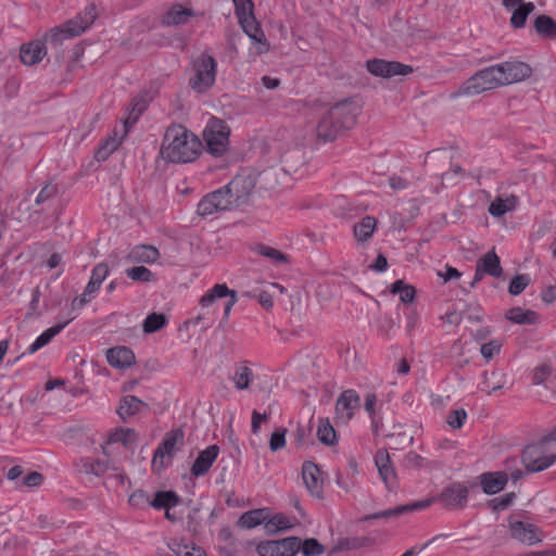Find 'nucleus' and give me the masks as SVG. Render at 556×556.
Instances as JSON below:
<instances>
[{
    "mask_svg": "<svg viewBox=\"0 0 556 556\" xmlns=\"http://www.w3.org/2000/svg\"><path fill=\"white\" fill-rule=\"evenodd\" d=\"M362 108L356 98H348L333 104L320 116L316 126L317 137L324 141L334 140L343 130L354 127Z\"/></svg>",
    "mask_w": 556,
    "mask_h": 556,
    "instance_id": "1",
    "label": "nucleus"
},
{
    "mask_svg": "<svg viewBox=\"0 0 556 556\" xmlns=\"http://www.w3.org/2000/svg\"><path fill=\"white\" fill-rule=\"evenodd\" d=\"M201 151L199 138L181 125L167 128L161 147V156L170 163H190Z\"/></svg>",
    "mask_w": 556,
    "mask_h": 556,
    "instance_id": "2",
    "label": "nucleus"
},
{
    "mask_svg": "<svg viewBox=\"0 0 556 556\" xmlns=\"http://www.w3.org/2000/svg\"><path fill=\"white\" fill-rule=\"evenodd\" d=\"M252 189L253 184L249 177L236 176L227 186L203 197L198 204V213L201 216H208L225 211L231 205L233 194L239 199L249 194Z\"/></svg>",
    "mask_w": 556,
    "mask_h": 556,
    "instance_id": "3",
    "label": "nucleus"
},
{
    "mask_svg": "<svg viewBox=\"0 0 556 556\" xmlns=\"http://www.w3.org/2000/svg\"><path fill=\"white\" fill-rule=\"evenodd\" d=\"M223 299H225L224 319L227 320L231 308L238 301L237 293L225 283H217L201 296L199 301L201 312L191 320V324L194 326L203 325L205 328L210 327L215 320L217 302Z\"/></svg>",
    "mask_w": 556,
    "mask_h": 556,
    "instance_id": "4",
    "label": "nucleus"
},
{
    "mask_svg": "<svg viewBox=\"0 0 556 556\" xmlns=\"http://www.w3.org/2000/svg\"><path fill=\"white\" fill-rule=\"evenodd\" d=\"M556 462V426L522 452V463L531 472L547 469Z\"/></svg>",
    "mask_w": 556,
    "mask_h": 556,
    "instance_id": "5",
    "label": "nucleus"
},
{
    "mask_svg": "<svg viewBox=\"0 0 556 556\" xmlns=\"http://www.w3.org/2000/svg\"><path fill=\"white\" fill-rule=\"evenodd\" d=\"M96 18L97 8L94 4H89L83 12L62 26L51 28L45 35V40L52 45H58L63 40L79 36L93 24Z\"/></svg>",
    "mask_w": 556,
    "mask_h": 556,
    "instance_id": "6",
    "label": "nucleus"
},
{
    "mask_svg": "<svg viewBox=\"0 0 556 556\" xmlns=\"http://www.w3.org/2000/svg\"><path fill=\"white\" fill-rule=\"evenodd\" d=\"M235 12L243 31L255 42L260 43V52H267L269 45L254 16L252 0H232Z\"/></svg>",
    "mask_w": 556,
    "mask_h": 556,
    "instance_id": "7",
    "label": "nucleus"
},
{
    "mask_svg": "<svg viewBox=\"0 0 556 556\" xmlns=\"http://www.w3.org/2000/svg\"><path fill=\"white\" fill-rule=\"evenodd\" d=\"M501 87L494 66L485 67L464 81L458 90L452 94L456 97H472L484 91Z\"/></svg>",
    "mask_w": 556,
    "mask_h": 556,
    "instance_id": "8",
    "label": "nucleus"
},
{
    "mask_svg": "<svg viewBox=\"0 0 556 556\" xmlns=\"http://www.w3.org/2000/svg\"><path fill=\"white\" fill-rule=\"evenodd\" d=\"M194 76L190 79V86L198 92L208 90L215 83L217 63L208 54H201L193 63Z\"/></svg>",
    "mask_w": 556,
    "mask_h": 556,
    "instance_id": "9",
    "label": "nucleus"
},
{
    "mask_svg": "<svg viewBox=\"0 0 556 556\" xmlns=\"http://www.w3.org/2000/svg\"><path fill=\"white\" fill-rule=\"evenodd\" d=\"M207 151L215 156L223 155L229 147V128L217 118H212L203 130Z\"/></svg>",
    "mask_w": 556,
    "mask_h": 556,
    "instance_id": "10",
    "label": "nucleus"
},
{
    "mask_svg": "<svg viewBox=\"0 0 556 556\" xmlns=\"http://www.w3.org/2000/svg\"><path fill=\"white\" fill-rule=\"evenodd\" d=\"M301 540L289 536L281 540L262 541L256 546L260 556H295L300 552Z\"/></svg>",
    "mask_w": 556,
    "mask_h": 556,
    "instance_id": "11",
    "label": "nucleus"
},
{
    "mask_svg": "<svg viewBox=\"0 0 556 556\" xmlns=\"http://www.w3.org/2000/svg\"><path fill=\"white\" fill-rule=\"evenodd\" d=\"M201 15L189 3L174 2L163 12L161 24L167 27L184 26Z\"/></svg>",
    "mask_w": 556,
    "mask_h": 556,
    "instance_id": "12",
    "label": "nucleus"
},
{
    "mask_svg": "<svg viewBox=\"0 0 556 556\" xmlns=\"http://www.w3.org/2000/svg\"><path fill=\"white\" fill-rule=\"evenodd\" d=\"M493 66L501 86L521 81L531 75V67L521 61H507Z\"/></svg>",
    "mask_w": 556,
    "mask_h": 556,
    "instance_id": "13",
    "label": "nucleus"
},
{
    "mask_svg": "<svg viewBox=\"0 0 556 556\" xmlns=\"http://www.w3.org/2000/svg\"><path fill=\"white\" fill-rule=\"evenodd\" d=\"M367 71L377 77L391 78L394 76H406L413 73L409 65L382 59H371L366 62Z\"/></svg>",
    "mask_w": 556,
    "mask_h": 556,
    "instance_id": "14",
    "label": "nucleus"
},
{
    "mask_svg": "<svg viewBox=\"0 0 556 556\" xmlns=\"http://www.w3.org/2000/svg\"><path fill=\"white\" fill-rule=\"evenodd\" d=\"M509 530L513 539L529 546L541 543L545 536L541 528L529 521H510Z\"/></svg>",
    "mask_w": 556,
    "mask_h": 556,
    "instance_id": "15",
    "label": "nucleus"
},
{
    "mask_svg": "<svg viewBox=\"0 0 556 556\" xmlns=\"http://www.w3.org/2000/svg\"><path fill=\"white\" fill-rule=\"evenodd\" d=\"M359 406L361 399L355 390L349 389L343 391L336 402L337 424H348L353 418Z\"/></svg>",
    "mask_w": 556,
    "mask_h": 556,
    "instance_id": "16",
    "label": "nucleus"
},
{
    "mask_svg": "<svg viewBox=\"0 0 556 556\" xmlns=\"http://www.w3.org/2000/svg\"><path fill=\"white\" fill-rule=\"evenodd\" d=\"M468 498V489L462 483H453L445 488L438 497H431L441 502L445 507L451 509L462 508L466 505Z\"/></svg>",
    "mask_w": 556,
    "mask_h": 556,
    "instance_id": "17",
    "label": "nucleus"
},
{
    "mask_svg": "<svg viewBox=\"0 0 556 556\" xmlns=\"http://www.w3.org/2000/svg\"><path fill=\"white\" fill-rule=\"evenodd\" d=\"M302 478L309 494L320 498L324 493V473L318 466L313 463H304Z\"/></svg>",
    "mask_w": 556,
    "mask_h": 556,
    "instance_id": "18",
    "label": "nucleus"
},
{
    "mask_svg": "<svg viewBox=\"0 0 556 556\" xmlns=\"http://www.w3.org/2000/svg\"><path fill=\"white\" fill-rule=\"evenodd\" d=\"M218 454H219V447L215 444L210 445L205 450L200 452L191 467L192 476H194V477L204 476L210 470V468L215 463V460L217 459Z\"/></svg>",
    "mask_w": 556,
    "mask_h": 556,
    "instance_id": "19",
    "label": "nucleus"
},
{
    "mask_svg": "<svg viewBox=\"0 0 556 556\" xmlns=\"http://www.w3.org/2000/svg\"><path fill=\"white\" fill-rule=\"evenodd\" d=\"M135 354L127 346H115L106 352L108 363L115 368L124 369L135 363Z\"/></svg>",
    "mask_w": 556,
    "mask_h": 556,
    "instance_id": "20",
    "label": "nucleus"
},
{
    "mask_svg": "<svg viewBox=\"0 0 556 556\" xmlns=\"http://www.w3.org/2000/svg\"><path fill=\"white\" fill-rule=\"evenodd\" d=\"M432 502H433V500H422V501L414 502L413 504L400 505V506H396L395 508L386 509V510H382V511H379V513H376L372 515H368L364 519L369 520V519H378V518H390V517L402 515L407 511L420 510V509L429 507L432 504Z\"/></svg>",
    "mask_w": 556,
    "mask_h": 556,
    "instance_id": "21",
    "label": "nucleus"
},
{
    "mask_svg": "<svg viewBox=\"0 0 556 556\" xmlns=\"http://www.w3.org/2000/svg\"><path fill=\"white\" fill-rule=\"evenodd\" d=\"M47 49L41 41H31L21 47L20 58L25 65H35L46 56Z\"/></svg>",
    "mask_w": 556,
    "mask_h": 556,
    "instance_id": "22",
    "label": "nucleus"
},
{
    "mask_svg": "<svg viewBox=\"0 0 556 556\" xmlns=\"http://www.w3.org/2000/svg\"><path fill=\"white\" fill-rule=\"evenodd\" d=\"M159 258V250L155 247L149 244L136 245L129 251L127 255V260L132 263L153 264Z\"/></svg>",
    "mask_w": 556,
    "mask_h": 556,
    "instance_id": "23",
    "label": "nucleus"
},
{
    "mask_svg": "<svg viewBox=\"0 0 556 556\" xmlns=\"http://www.w3.org/2000/svg\"><path fill=\"white\" fill-rule=\"evenodd\" d=\"M138 435L135 430L129 428H119L110 433L105 445L103 446L104 453H108V447L113 444H122L126 448H132L137 443Z\"/></svg>",
    "mask_w": 556,
    "mask_h": 556,
    "instance_id": "24",
    "label": "nucleus"
},
{
    "mask_svg": "<svg viewBox=\"0 0 556 556\" xmlns=\"http://www.w3.org/2000/svg\"><path fill=\"white\" fill-rule=\"evenodd\" d=\"M375 464L382 481L388 488H391L395 481V472L390 465V456L387 451L379 450L375 455Z\"/></svg>",
    "mask_w": 556,
    "mask_h": 556,
    "instance_id": "25",
    "label": "nucleus"
},
{
    "mask_svg": "<svg viewBox=\"0 0 556 556\" xmlns=\"http://www.w3.org/2000/svg\"><path fill=\"white\" fill-rule=\"evenodd\" d=\"M481 486L486 494H495L502 491L507 483V475L502 471L483 473Z\"/></svg>",
    "mask_w": 556,
    "mask_h": 556,
    "instance_id": "26",
    "label": "nucleus"
},
{
    "mask_svg": "<svg viewBox=\"0 0 556 556\" xmlns=\"http://www.w3.org/2000/svg\"><path fill=\"white\" fill-rule=\"evenodd\" d=\"M71 321L67 320L65 323H62V324H58L55 326H52L48 329H46L40 336H38L36 338V340L27 348L26 350V353L31 355L34 353H36L37 351H39L40 349H42L43 346H46L47 344H49L51 342V340L56 336L59 334L67 325L68 323Z\"/></svg>",
    "mask_w": 556,
    "mask_h": 556,
    "instance_id": "27",
    "label": "nucleus"
},
{
    "mask_svg": "<svg viewBox=\"0 0 556 556\" xmlns=\"http://www.w3.org/2000/svg\"><path fill=\"white\" fill-rule=\"evenodd\" d=\"M519 203V199L516 195H509L507 198L497 197L489 206V213L494 217H501L508 212H513Z\"/></svg>",
    "mask_w": 556,
    "mask_h": 556,
    "instance_id": "28",
    "label": "nucleus"
},
{
    "mask_svg": "<svg viewBox=\"0 0 556 556\" xmlns=\"http://www.w3.org/2000/svg\"><path fill=\"white\" fill-rule=\"evenodd\" d=\"M476 266H478L479 270L492 277H500L502 275L500 257L493 251L488 252L481 257Z\"/></svg>",
    "mask_w": 556,
    "mask_h": 556,
    "instance_id": "29",
    "label": "nucleus"
},
{
    "mask_svg": "<svg viewBox=\"0 0 556 556\" xmlns=\"http://www.w3.org/2000/svg\"><path fill=\"white\" fill-rule=\"evenodd\" d=\"M182 437L184 434L179 430L167 433L163 439L162 443L160 444V446L157 447V450L155 451L153 462H155L157 457L162 458L165 455L172 456L173 453L176 451L177 442L181 441Z\"/></svg>",
    "mask_w": 556,
    "mask_h": 556,
    "instance_id": "30",
    "label": "nucleus"
},
{
    "mask_svg": "<svg viewBox=\"0 0 556 556\" xmlns=\"http://www.w3.org/2000/svg\"><path fill=\"white\" fill-rule=\"evenodd\" d=\"M146 407L147 404L139 400L138 397L134 395H127L123 397L117 413L123 419H126L140 413Z\"/></svg>",
    "mask_w": 556,
    "mask_h": 556,
    "instance_id": "31",
    "label": "nucleus"
},
{
    "mask_svg": "<svg viewBox=\"0 0 556 556\" xmlns=\"http://www.w3.org/2000/svg\"><path fill=\"white\" fill-rule=\"evenodd\" d=\"M253 377L254 375L250 367H248L245 364H239L233 370L231 381L233 382L237 390L242 391L249 389Z\"/></svg>",
    "mask_w": 556,
    "mask_h": 556,
    "instance_id": "32",
    "label": "nucleus"
},
{
    "mask_svg": "<svg viewBox=\"0 0 556 556\" xmlns=\"http://www.w3.org/2000/svg\"><path fill=\"white\" fill-rule=\"evenodd\" d=\"M100 288H101V285L88 281L83 293L79 294L78 296H76L75 299H73V301L71 303V309L79 311L83 307H85L87 304H89L96 298Z\"/></svg>",
    "mask_w": 556,
    "mask_h": 556,
    "instance_id": "33",
    "label": "nucleus"
},
{
    "mask_svg": "<svg viewBox=\"0 0 556 556\" xmlns=\"http://www.w3.org/2000/svg\"><path fill=\"white\" fill-rule=\"evenodd\" d=\"M377 219L374 216H365L354 226V237L359 242H366L375 232Z\"/></svg>",
    "mask_w": 556,
    "mask_h": 556,
    "instance_id": "34",
    "label": "nucleus"
},
{
    "mask_svg": "<svg viewBox=\"0 0 556 556\" xmlns=\"http://www.w3.org/2000/svg\"><path fill=\"white\" fill-rule=\"evenodd\" d=\"M506 318L514 324L531 325L535 324L539 316L531 309H523L521 307H513L506 313Z\"/></svg>",
    "mask_w": 556,
    "mask_h": 556,
    "instance_id": "35",
    "label": "nucleus"
},
{
    "mask_svg": "<svg viewBox=\"0 0 556 556\" xmlns=\"http://www.w3.org/2000/svg\"><path fill=\"white\" fill-rule=\"evenodd\" d=\"M293 523L289 517L283 514H276L271 517H267L265 522V530L269 534L286 531L292 528Z\"/></svg>",
    "mask_w": 556,
    "mask_h": 556,
    "instance_id": "36",
    "label": "nucleus"
},
{
    "mask_svg": "<svg viewBox=\"0 0 556 556\" xmlns=\"http://www.w3.org/2000/svg\"><path fill=\"white\" fill-rule=\"evenodd\" d=\"M535 31L545 38H556V22L548 15L542 14L534 20Z\"/></svg>",
    "mask_w": 556,
    "mask_h": 556,
    "instance_id": "37",
    "label": "nucleus"
},
{
    "mask_svg": "<svg viewBox=\"0 0 556 556\" xmlns=\"http://www.w3.org/2000/svg\"><path fill=\"white\" fill-rule=\"evenodd\" d=\"M179 503L178 495L173 491H160L151 501L150 506L155 509H169L177 506Z\"/></svg>",
    "mask_w": 556,
    "mask_h": 556,
    "instance_id": "38",
    "label": "nucleus"
},
{
    "mask_svg": "<svg viewBox=\"0 0 556 556\" xmlns=\"http://www.w3.org/2000/svg\"><path fill=\"white\" fill-rule=\"evenodd\" d=\"M268 513L266 509H254L244 513L240 517L242 527L252 529L267 521Z\"/></svg>",
    "mask_w": 556,
    "mask_h": 556,
    "instance_id": "39",
    "label": "nucleus"
},
{
    "mask_svg": "<svg viewBox=\"0 0 556 556\" xmlns=\"http://www.w3.org/2000/svg\"><path fill=\"white\" fill-rule=\"evenodd\" d=\"M254 251L268 258L273 264H283V263H288V256L282 253L281 251L273 248V247H269V245H266V244H256L254 247Z\"/></svg>",
    "mask_w": 556,
    "mask_h": 556,
    "instance_id": "40",
    "label": "nucleus"
},
{
    "mask_svg": "<svg viewBox=\"0 0 556 556\" xmlns=\"http://www.w3.org/2000/svg\"><path fill=\"white\" fill-rule=\"evenodd\" d=\"M504 386L503 375L496 371L483 375V381L480 386V390L486 394L501 390Z\"/></svg>",
    "mask_w": 556,
    "mask_h": 556,
    "instance_id": "41",
    "label": "nucleus"
},
{
    "mask_svg": "<svg viewBox=\"0 0 556 556\" xmlns=\"http://www.w3.org/2000/svg\"><path fill=\"white\" fill-rule=\"evenodd\" d=\"M535 7L532 2L523 3L516 8L510 17V24L515 28H521L526 25L527 17L534 11Z\"/></svg>",
    "mask_w": 556,
    "mask_h": 556,
    "instance_id": "42",
    "label": "nucleus"
},
{
    "mask_svg": "<svg viewBox=\"0 0 556 556\" xmlns=\"http://www.w3.org/2000/svg\"><path fill=\"white\" fill-rule=\"evenodd\" d=\"M167 318L163 313L149 314L143 320V331L146 333H153L165 327Z\"/></svg>",
    "mask_w": 556,
    "mask_h": 556,
    "instance_id": "43",
    "label": "nucleus"
},
{
    "mask_svg": "<svg viewBox=\"0 0 556 556\" xmlns=\"http://www.w3.org/2000/svg\"><path fill=\"white\" fill-rule=\"evenodd\" d=\"M317 437L321 443L332 445L336 440V431L328 420L321 419L317 428Z\"/></svg>",
    "mask_w": 556,
    "mask_h": 556,
    "instance_id": "44",
    "label": "nucleus"
},
{
    "mask_svg": "<svg viewBox=\"0 0 556 556\" xmlns=\"http://www.w3.org/2000/svg\"><path fill=\"white\" fill-rule=\"evenodd\" d=\"M125 273L134 281L150 282L155 280V275L144 266L130 267Z\"/></svg>",
    "mask_w": 556,
    "mask_h": 556,
    "instance_id": "45",
    "label": "nucleus"
},
{
    "mask_svg": "<svg viewBox=\"0 0 556 556\" xmlns=\"http://www.w3.org/2000/svg\"><path fill=\"white\" fill-rule=\"evenodd\" d=\"M391 292L399 294L403 303H410L415 298V289L412 286L405 285L402 280H396L392 283Z\"/></svg>",
    "mask_w": 556,
    "mask_h": 556,
    "instance_id": "46",
    "label": "nucleus"
},
{
    "mask_svg": "<svg viewBox=\"0 0 556 556\" xmlns=\"http://www.w3.org/2000/svg\"><path fill=\"white\" fill-rule=\"evenodd\" d=\"M553 374V368L549 364H540L531 371V382L534 386L543 384Z\"/></svg>",
    "mask_w": 556,
    "mask_h": 556,
    "instance_id": "47",
    "label": "nucleus"
},
{
    "mask_svg": "<svg viewBox=\"0 0 556 556\" xmlns=\"http://www.w3.org/2000/svg\"><path fill=\"white\" fill-rule=\"evenodd\" d=\"M300 549L304 556H319L324 554L325 547L316 539H306L301 545Z\"/></svg>",
    "mask_w": 556,
    "mask_h": 556,
    "instance_id": "48",
    "label": "nucleus"
},
{
    "mask_svg": "<svg viewBox=\"0 0 556 556\" xmlns=\"http://www.w3.org/2000/svg\"><path fill=\"white\" fill-rule=\"evenodd\" d=\"M170 549L178 556H205L201 548L181 543H174Z\"/></svg>",
    "mask_w": 556,
    "mask_h": 556,
    "instance_id": "49",
    "label": "nucleus"
},
{
    "mask_svg": "<svg viewBox=\"0 0 556 556\" xmlns=\"http://www.w3.org/2000/svg\"><path fill=\"white\" fill-rule=\"evenodd\" d=\"M467 419V413L464 408L454 409L450 412L446 422L453 429H459L463 427Z\"/></svg>",
    "mask_w": 556,
    "mask_h": 556,
    "instance_id": "50",
    "label": "nucleus"
},
{
    "mask_svg": "<svg viewBox=\"0 0 556 556\" xmlns=\"http://www.w3.org/2000/svg\"><path fill=\"white\" fill-rule=\"evenodd\" d=\"M110 269L109 265L104 262L98 263L91 270V276L89 281L102 285V282L109 276Z\"/></svg>",
    "mask_w": 556,
    "mask_h": 556,
    "instance_id": "51",
    "label": "nucleus"
},
{
    "mask_svg": "<svg viewBox=\"0 0 556 556\" xmlns=\"http://www.w3.org/2000/svg\"><path fill=\"white\" fill-rule=\"evenodd\" d=\"M529 281H530V279L527 275L515 276L509 283V288H508L509 293L511 295L520 294L526 289Z\"/></svg>",
    "mask_w": 556,
    "mask_h": 556,
    "instance_id": "52",
    "label": "nucleus"
},
{
    "mask_svg": "<svg viewBox=\"0 0 556 556\" xmlns=\"http://www.w3.org/2000/svg\"><path fill=\"white\" fill-rule=\"evenodd\" d=\"M121 141L116 138H109L99 148L97 151L98 160H105L110 154H112L119 146Z\"/></svg>",
    "mask_w": 556,
    "mask_h": 556,
    "instance_id": "53",
    "label": "nucleus"
},
{
    "mask_svg": "<svg viewBox=\"0 0 556 556\" xmlns=\"http://www.w3.org/2000/svg\"><path fill=\"white\" fill-rule=\"evenodd\" d=\"M43 477L40 472L31 471L23 478L21 484L18 485V489L37 488L41 485Z\"/></svg>",
    "mask_w": 556,
    "mask_h": 556,
    "instance_id": "54",
    "label": "nucleus"
},
{
    "mask_svg": "<svg viewBox=\"0 0 556 556\" xmlns=\"http://www.w3.org/2000/svg\"><path fill=\"white\" fill-rule=\"evenodd\" d=\"M286 432L287 430L285 428H280L271 434L269 447L273 452L280 450L286 445Z\"/></svg>",
    "mask_w": 556,
    "mask_h": 556,
    "instance_id": "55",
    "label": "nucleus"
},
{
    "mask_svg": "<svg viewBox=\"0 0 556 556\" xmlns=\"http://www.w3.org/2000/svg\"><path fill=\"white\" fill-rule=\"evenodd\" d=\"M501 350V343L498 341H490L482 344L481 354L485 359L493 358L494 355L498 354Z\"/></svg>",
    "mask_w": 556,
    "mask_h": 556,
    "instance_id": "56",
    "label": "nucleus"
},
{
    "mask_svg": "<svg viewBox=\"0 0 556 556\" xmlns=\"http://www.w3.org/2000/svg\"><path fill=\"white\" fill-rule=\"evenodd\" d=\"M129 503L132 506H144V505L150 506L151 501L144 491L137 490L129 496Z\"/></svg>",
    "mask_w": 556,
    "mask_h": 556,
    "instance_id": "57",
    "label": "nucleus"
},
{
    "mask_svg": "<svg viewBox=\"0 0 556 556\" xmlns=\"http://www.w3.org/2000/svg\"><path fill=\"white\" fill-rule=\"evenodd\" d=\"M269 413H258L257 410L252 412L251 430L254 434H257L261 429V424L268 420Z\"/></svg>",
    "mask_w": 556,
    "mask_h": 556,
    "instance_id": "58",
    "label": "nucleus"
},
{
    "mask_svg": "<svg viewBox=\"0 0 556 556\" xmlns=\"http://www.w3.org/2000/svg\"><path fill=\"white\" fill-rule=\"evenodd\" d=\"M56 194V188L51 185L45 186L37 194L35 202L36 204H42L43 202L52 199Z\"/></svg>",
    "mask_w": 556,
    "mask_h": 556,
    "instance_id": "59",
    "label": "nucleus"
},
{
    "mask_svg": "<svg viewBox=\"0 0 556 556\" xmlns=\"http://www.w3.org/2000/svg\"><path fill=\"white\" fill-rule=\"evenodd\" d=\"M84 468L87 473H92L98 477L106 473V466L101 462H87Z\"/></svg>",
    "mask_w": 556,
    "mask_h": 556,
    "instance_id": "60",
    "label": "nucleus"
},
{
    "mask_svg": "<svg viewBox=\"0 0 556 556\" xmlns=\"http://www.w3.org/2000/svg\"><path fill=\"white\" fill-rule=\"evenodd\" d=\"M390 187L394 190H402L408 187V182L399 176H392L389 179Z\"/></svg>",
    "mask_w": 556,
    "mask_h": 556,
    "instance_id": "61",
    "label": "nucleus"
},
{
    "mask_svg": "<svg viewBox=\"0 0 556 556\" xmlns=\"http://www.w3.org/2000/svg\"><path fill=\"white\" fill-rule=\"evenodd\" d=\"M257 300L260 302V304L266 308V309H269L273 307L274 305V301H273V298L271 295L266 292V291H263L261 292L258 295H257Z\"/></svg>",
    "mask_w": 556,
    "mask_h": 556,
    "instance_id": "62",
    "label": "nucleus"
},
{
    "mask_svg": "<svg viewBox=\"0 0 556 556\" xmlns=\"http://www.w3.org/2000/svg\"><path fill=\"white\" fill-rule=\"evenodd\" d=\"M434 539L428 541L427 543H425L424 545H415L413 546L412 548L407 549L404 554H402L401 556H417L419 555L424 549H426L430 544L431 542L433 541Z\"/></svg>",
    "mask_w": 556,
    "mask_h": 556,
    "instance_id": "63",
    "label": "nucleus"
},
{
    "mask_svg": "<svg viewBox=\"0 0 556 556\" xmlns=\"http://www.w3.org/2000/svg\"><path fill=\"white\" fill-rule=\"evenodd\" d=\"M543 301L552 303L556 300V285L548 287L542 294Z\"/></svg>",
    "mask_w": 556,
    "mask_h": 556,
    "instance_id": "64",
    "label": "nucleus"
}]
</instances>
